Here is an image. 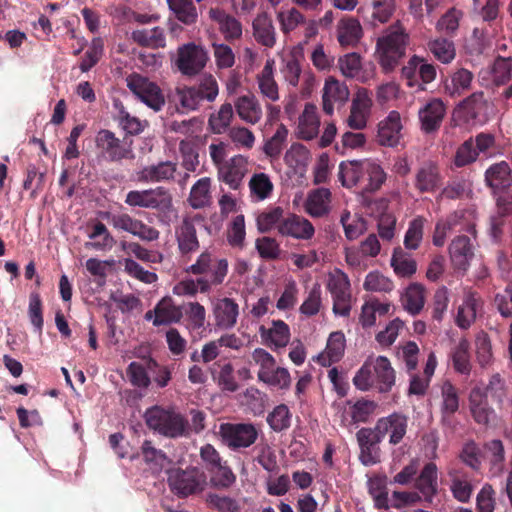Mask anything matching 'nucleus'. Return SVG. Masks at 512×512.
I'll use <instances>...</instances> for the list:
<instances>
[{"label":"nucleus","mask_w":512,"mask_h":512,"mask_svg":"<svg viewBox=\"0 0 512 512\" xmlns=\"http://www.w3.org/2000/svg\"><path fill=\"white\" fill-rule=\"evenodd\" d=\"M338 178L346 188L359 187L362 192H375L386 180L382 167L370 159L343 161Z\"/></svg>","instance_id":"f257e3e1"},{"label":"nucleus","mask_w":512,"mask_h":512,"mask_svg":"<svg viewBox=\"0 0 512 512\" xmlns=\"http://www.w3.org/2000/svg\"><path fill=\"white\" fill-rule=\"evenodd\" d=\"M410 36L400 20L388 26L377 39L376 54L385 73L392 72L406 55Z\"/></svg>","instance_id":"f03ea898"},{"label":"nucleus","mask_w":512,"mask_h":512,"mask_svg":"<svg viewBox=\"0 0 512 512\" xmlns=\"http://www.w3.org/2000/svg\"><path fill=\"white\" fill-rule=\"evenodd\" d=\"M395 379V370L387 357H369L356 372L353 384L361 391L375 388L380 393H387L394 386Z\"/></svg>","instance_id":"7ed1b4c3"},{"label":"nucleus","mask_w":512,"mask_h":512,"mask_svg":"<svg viewBox=\"0 0 512 512\" xmlns=\"http://www.w3.org/2000/svg\"><path fill=\"white\" fill-rule=\"evenodd\" d=\"M219 94V86L212 74H205L194 86H178L175 89V101L187 110H197L204 102H213Z\"/></svg>","instance_id":"20e7f679"},{"label":"nucleus","mask_w":512,"mask_h":512,"mask_svg":"<svg viewBox=\"0 0 512 512\" xmlns=\"http://www.w3.org/2000/svg\"><path fill=\"white\" fill-rule=\"evenodd\" d=\"M144 418L150 429L169 438L181 437L187 430V421L180 414L159 406L147 409Z\"/></svg>","instance_id":"39448f33"},{"label":"nucleus","mask_w":512,"mask_h":512,"mask_svg":"<svg viewBox=\"0 0 512 512\" xmlns=\"http://www.w3.org/2000/svg\"><path fill=\"white\" fill-rule=\"evenodd\" d=\"M124 202L130 207L153 209L161 213L170 212L173 207L172 195L163 186L131 190L126 194Z\"/></svg>","instance_id":"423d86ee"},{"label":"nucleus","mask_w":512,"mask_h":512,"mask_svg":"<svg viewBox=\"0 0 512 512\" xmlns=\"http://www.w3.org/2000/svg\"><path fill=\"white\" fill-rule=\"evenodd\" d=\"M199 455L203 467L213 475L212 482L216 487L229 488L235 483V474L212 444L203 445Z\"/></svg>","instance_id":"0eeeda50"},{"label":"nucleus","mask_w":512,"mask_h":512,"mask_svg":"<svg viewBox=\"0 0 512 512\" xmlns=\"http://www.w3.org/2000/svg\"><path fill=\"white\" fill-rule=\"evenodd\" d=\"M222 443L232 451L252 446L258 439V430L252 423H222L219 427Z\"/></svg>","instance_id":"6e6552de"},{"label":"nucleus","mask_w":512,"mask_h":512,"mask_svg":"<svg viewBox=\"0 0 512 512\" xmlns=\"http://www.w3.org/2000/svg\"><path fill=\"white\" fill-rule=\"evenodd\" d=\"M327 289L332 295L333 312L347 317L351 311V284L348 275L336 268L328 275Z\"/></svg>","instance_id":"1a4fd4ad"},{"label":"nucleus","mask_w":512,"mask_h":512,"mask_svg":"<svg viewBox=\"0 0 512 512\" xmlns=\"http://www.w3.org/2000/svg\"><path fill=\"white\" fill-rule=\"evenodd\" d=\"M95 146L99 156L110 162H119L123 159L134 158L131 145L116 137L115 133L108 129H101L95 137Z\"/></svg>","instance_id":"9d476101"},{"label":"nucleus","mask_w":512,"mask_h":512,"mask_svg":"<svg viewBox=\"0 0 512 512\" xmlns=\"http://www.w3.org/2000/svg\"><path fill=\"white\" fill-rule=\"evenodd\" d=\"M126 82L129 90L148 107L154 111L162 109L165 98L157 84L137 73L130 74Z\"/></svg>","instance_id":"9b49d317"},{"label":"nucleus","mask_w":512,"mask_h":512,"mask_svg":"<svg viewBox=\"0 0 512 512\" xmlns=\"http://www.w3.org/2000/svg\"><path fill=\"white\" fill-rule=\"evenodd\" d=\"M207 60V53L202 47L188 43L178 48L176 66L183 75L195 76L202 71Z\"/></svg>","instance_id":"f8f14e48"},{"label":"nucleus","mask_w":512,"mask_h":512,"mask_svg":"<svg viewBox=\"0 0 512 512\" xmlns=\"http://www.w3.org/2000/svg\"><path fill=\"white\" fill-rule=\"evenodd\" d=\"M457 230L458 232H467L475 236V224L466 218L465 211H455L447 216L446 219L439 220L435 225L432 242L437 247L445 244L448 232Z\"/></svg>","instance_id":"ddd939ff"},{"label":"nucleus","mask_w":512,"mask_h":512,"mask_svg":"<svg viewBox=\"0 0 512 512\" xmlns=\"http://www.w3.org/2000/svg\"><path fill=\"white\" fill-rule=\"evenodd\" d=\"M110 222L115 229L128 232L142 241H156L160 236V232L156 228L132 217L128 213L113 214Z\"/></svg>","instance_id":"4468645a"},{"label":"nucleus","mask_w":512,"mask_h":512,"mask_svg":"<svg viewBox=\"0 0 512 512\" xmlns=\"http://www.w3.org/2000/svg\"><path fill=\"white\" fill-rule=\"evenodd\" d=\"M357 442L360 447L359 460L365 466H372L380 462L379 443L383 436L378 434L376 426L372 428H361L356 433Z\"/></svg>","instance_id":"2eb2a0df"},{"label":"nucleus","mask_w":512,"mask_h":512,"mask_svg":"<svg viewBox=\"0 0 512 512\" xmlns=\"http://www.w3.org/2000/svg\"><path fill=\"white\" fill-rule=\"evenodd\" d=\"M446 115V105L439 98H433L428 101L418 111L421 131L425 134L436 133Z\"/></svg>","instance_id":"dca6fc26"},{"label":"nucleus","mask_w":512,"mask_h":512,"mask_svg":"<svg viewBox=\"0 0 512 512\" xmlns=\"http://www.w3.org/2000/svg\"><path fill=\"white\" fill-rule=\"evenodd\" d=\"M168 484L173 493L186 497L201 490L198 471L192 469H175L169 473Z\"/></svg>","instance_id":"f3484780"},{"label":"nucleus","mask_w":512,"mask_h":512,"mask_svg":"<svg viewBox=\"0 0 512 512\" xmlns=\"http://www.w3.org/2000/svg\"><path fill=\"white\" fill-rule=\"evenodd\" d=\"M175 237L178 251L181 257L190 259L200 248L194 220L190 217L183 218L175 228Z\"/></svg>","instance_id":"a211bd4d"},{"label":"nucleus","mask_w":512,"mask_h":512,"mask_svg":"<svg viewBox=\"0 0 512 512\" xmlns=\"http://www.w3.org/2000/svg\"><path fill=\"white\" fill-rule=\"evenodd\" d=\"M278 233L284 237L298 240H310L315 234L313 224L303 216L289 214L278 225Z\"/></svg>","instance_id":"6ab92c4d"},{"label":"nucleus","mask_w":512,"mask_h":512,"mask_svg":"<svg viewBox=\"0 0 512 512\" xmlns=\"http://www.w3.org/2000/svg\"><path fill=\"white\" fill-rule=\"evenodd\" d=\"M468 402L471 416L477 424L487 427L494 420L495 411L489 405L487 394L482 388H472Z\"/></svg>","instance_id":"aec40b11"},{"label":"nucleus","mask_w":512,"mask_h":512,"mask_svg":"<svg viewBox=\"0 0 512 512\" xmlns=\"http://www.w3.org/2000/svg\"><path fill=\"white\" fill-rule=\"evenodd\" d=\"M372 99L366 89L357 92L352 100L350 114L347 118V124L355 130H362L366 127L368 118L371 114Z\"/></svg>","instance_id":"412c9836"},{"label":"nucleus","mask_w":512,"mask_h":512,"mask_svg":"<svg viewBox=\"0 0 512 512\" xmlns=\"http://www.w3.org/2000/svg\"><path fill=\"white\" fill-rule=\"evenodd\" d=\"M376 430L383 438L390 434L389 443L399 444L407 432L408 418L401 413H392L387 417H382L376 422Z\"/></svg>","instance_id":"4be33fe9"},{"label":"nucleus","mask_w":512,"mask_h":512,"mask_svg":"<svg viewBox=\"0 0 512 512\" xmlns=\"http://www.w3.org/2000/svg\"><path fill=\"white\" fill-rule=\"evenodd\" d=\"M448 476L454 499L460 503H468L474 491L471 475L463 467H451Z\"/></svg>","instance_id":"5701e85b"},{"label":"nucleus","mask_w":512,"mask_h":512,"mask_svg":"<svg viewBox=\"0 0 512 512\" xmlns=\"http://www.w3.org/2000/svg\"><path fill=\"white\" fill-rule=\"evenodd\" d=\"M247 172V160L242 155H236L218 168V179L231 189L237 190Z\"/></svg>","instance_id":"b1692460"},{"label":"nucleus","mask_w":512,"mask_h":512,"mask_svg":"<svg viewBox=\"0 0 512 512\" xmlns=\"http://www.w3.org/2000/svg\"><path fill=\"white\" fill-rule=\"evenodd\" d=\"M402 123L398 111L392 110L378 124L377 141L381 146L394 147L401 137Z\"/></svg>","instance_id":"393cba45"},{"label":"nucleus","mask_w":512,"mask_h":512,"mask_svg":"<svg viewBox=\"0 0 512 512\" xmlns=\"http://www.w3.org/2000/svg\"><path fill=\"white\" fill-rule=\"evenodd\" d=\"M396 10L395 0H373L371 7H361L358 13L362 15L365 24L376 27L387 23Z\"/></svg>","instance_id":"a878e982"},{"label":"nucleus","mask_w":512,"mask_h":512,"mask_svg":"<svg viewBox=\"0 0 512 512\" xmlns=\"http://www.w3.org/2000/svg\"><path fill=\"white\" fill-rule=\"evenodd\" d=\"M449 254L456 270L466 271L474 256L473 244L468 235L455 237L449 245Z\"/></svg>","instance_id":"bb28decb"},{"label":"nucleus","mask_w":512,"mask_h":512,"mask_svg":"<svg viewBox=\"0 0 512 512\" xmlns=\"http://www.w3.org/2000/svg\"><path fill=\"white\" fill-rule=\"evenodd\" d=\"M442 185V176L437 164H422L415 174L414 186L420 193H433Z\"/></svg>","instance_id":"cd10ccee"},{"label":"nucleus","mask_w":512,"mask_h":512,"mask_svg":"<svg viewBox=\"0 0 512 512\" xmlns=\"http://www.w3.org/2000/svg\"><path fill=\"white\" fill-rule=\"evenodd\" d=\"M213 315L218 328L231 329L237 323L239 305L232 298H220L213 305Z\"/></svg>","instance_id":"c85d7f7f"},{"label":"nucleus","mask_w":512,"mask_h":512,"mask_svg":"<svg viewBox=\"0 0 512 512\" xmlns=\"http://www.w3.org/2000/svg\"><path fill=\"white\" fill-rule=\"evenodd\" d=\"M252 30L258 44L266 48H272L276 44V30L267 12L257 14L252 22Z\"/></svg>","instance_id":"c756f323"},{"label":"nucleus","mask_w":512,"mask_h":512,"mask_svg":"<svg viewBox=\"0 0 512 512\" xmlns=\"http://www.w3.org/2000/svg\"><path fill=\"white\" fill-rule=\"evenodd\" d=\"M176 171L177 163L169 160L160 161L142 168L138 178L142 182H169L174 179Z\"/></svg>","instance_id":"7c9ffc66"},{"label":"nucleus","mask_w":512,"mask_h":512,"mask_svg":"<svg viewBox=\"0 0 512 512\" xmlns=\"http://www.w3.org/2000/svg\"><path fill=\"white\" fill-rule=\"evenodd\" d=\"M320 119L317 108L311 103H306L302 114L298 119L296 135L299 139L310 141L319 133Z\"/></svg>","instance_id":"2f4dec72"},{"label":"nucleus","mask_w":512,"mask_h":512,"mask_svg":"<svg viewBox=\"0 0 512 512\" xmlns=\"http://www.w3.org/2000/svg\"><path fill=\"white\" fill-rule=\"evenodd\" d=\"M349 90L346 85L334 78L326 80L322 94V108L327 115L334 112V103H344L348 100Z\"/></svg>","instance_id":"473e14b6"},{"label":"nucleus","mask_w":512,"mask_h":512,"mask_svg":"<svg viewBox=\"0 0 512 512\" xmlns=\"http://www.w3.org/2000/svg\"><path fill=\"white\" fill-rule=\"evenodd\" d=\"M182 318V306L176 305L170 296L163 297L155 305V318L153 319L155 327L179 323Z\"/></svg>","instance_id":"72a5a7b5"},{"label":"nucleus","mask_w":512,"mask_h":512,"mask_svg":"<svg viewBox=\"0 0 512 512\" xmlns=\"http://www.w3.org/2000/svg\"><path fill=\"white\" fill-rule=\"evenodd\" d=\"M259 333L263 342L274 349L286 347L290 340V328L282 320H274L271 328L260 326Z\"/></svg>","instance_id":"f704fd0d"},{"label":"nucleus","mask_w":512,"mask_h":512,"mask_svg":"<svg viewBox=\"0 0 512 512\" xmlns=\"http://www.w3.org/2000/svg\"><path fill=\"white\" fill-rule=\"evenodd\" d=\"M485 182L494 193L503 191L512 184V171L506 161L491 165L485 172Z\"/></svg>","instance_id":"c9c22d12"},{"label":"nucleus","mask_w":512,"mask_h":512,"mask_svg":"<svg viewBox=\"0 0 512 512\" xmlns=\"http://www.w3.org/2000/svg\"><path fill=\"white\" fill-rule=\"evenodd\" d=\"M345 347L344 333L342 331L332 332L328 337L324 352L319 354L317 358L318 362L325 367L339 362L344 355Z\"/></svg>","instance_id":"e433bc0d"},{"label":"nucleus","mask_w":512,"mask_h":512,"mask_svg":"<svg viewBox=\"0 0 512 512\" xmlns=\"http://www.w3.org/2000/svg\"><path fill=\"white\" fill-rule=\"evenodd\" d=\"M473 73L466 68H458L444 80V92L452 98L459 97L470 90Z\"/></svg>","instance_id":"4c0bfd02"},{"label":"nucleus","mask_w":512,"mask_h":512,"mask_svg":"<svg viewBox=\"0 0 512 512\" xmlns=\"http://www.w3.org/2000/svg\"><path fill=\"white\" fill-rule=\"evenodd\" d=\"M209 17L219 24V30L227 41L239 39L242 36V24L234 16L219 8H211Z\"/></svg>","instance_id":"58836bf2"},{"label":"nucleus","mask_w":512,"mask_h":512,"mask_svg":"<svg viewBox=\"0 0 512 512\" xmlns=\"http://www.w3.org/2000/svg\"><path fill=\"white\" fill-rule=\"evenodd\" d=\"M454 370L462 375H470L472 370L470 342L466 338H461L451 348L449 353Z\"/></svg>","instance_id":"ea45409f"},{"label":"nucleus","mask_w":512,"mask_h":512,"mask_svg":"<svg viewBox=\"0 0 512 512\" xmlns=\"http://www.w3.org/2000/svg\"><path fill=\"white\" fill-rule=\"evenodd\" d=\"M438 469L434 462H428L421 470L416 479V488L425 497L426 500H431L438 490Z\"/></svg>","instance_id":"a19ab883"},{"label":"nucleus","mask_w":512,"mask_h":512,"mask_svg":"<svg viewBox=\"0 0 512 512\" xmlns=\"http://www.w3.org/2000/svg\"><path fill=\"white\" fill-rule=\"evenodd\" d=\"M238 116L249 124H256L262 117L261 106L252 94L238 97L234 103Z\"/></svg>","instance_id":"79ce46f5"},{"label":"nucleus","mask_w":512,"mask_h":512,"mask_svg":"<svg viewBox=\"0 0 512 512\" xmlns=\"http://www.w3.org/2000/svg\"><path fill=\"white\" fill-rule=\"evenodd\" d=\"M481 306L480 296L475 292H468L463 304L459 306L455 322L462 329H467L476 319L478 308Z\"/></svg>","instance_id":"37998d69"},{"label":"nucleus","mask_w":512,"mask_h":512,"mask_svg":"<svg viewBox=\"0 0 512 512\" xmlns=\"http://www.w3.org/2000/svg\"><path fill=\"white\" fill-rule=\"evenodd\" d=\"M131 39L139 46L151 49H159L166 46L165 30L159 26L151 29L134 30L131 33Z\"/></svg>","instance_id":"c03bdc74"},{"label":"nucleus","mask_w":512,"mask_h":512,"mask_svg":"<svg viewBox=\"0 0 512 512\" xmlns=\"http://www.w3.org/2000/svg\"><path fill=\"white\" fill-rule=\"evenodd\" d=\"M274 59H268L262 71L257 75V83L261 94L272 102L279 99L278 85L274 79Z\"/></svg>","instance_id":"a18cd8bd"},{"label":"nucleus","mask_w":512,"mask_h":512,"mask_svg":"<svg viewBox=\"0 0 512 512\" xmlns=\"http://www.w3.org/2000/svg\"><path fill=\"white\" fill-rule=\"evenodd\" d=\"M331 192L327 188L312 191L306 201V212L312 217H323L330 211Z\"/></svg>","instance_id":"49530a36"},{"label":"nucleus","mask_w":512,"mask_h":512,"mask_svg":"<svg viewBox=\"0 0 512 512\" xmlns=\"http://www.w3.org/2000/svg\"><path fill=\"white\" fill-rule=\"evenodd\" d=\"M337 32L342 46L356 45L363 35L360 22L353 17L343 18L338 24Z\"/></svg>","instance_id":"de8ad7c7"},{"label":"nucleus","mask_w":512,"mask_h":512,"mask_svg":"<svg viewBox=\"0 0 512 512\" xmlns=\"http://www.w3.org/2000/svg\"><path fill=\"white\" fill-rule=\"evenodd\" d=\"M170 11L175 18L186 26L198 21V11L192 0H166Z\"/></svg>","instance_id":"09e8293b"},{"label":"nucleus","mask_w":512,"mask_h":512,"mask_svg":"<svg viewBox=\"0 0 512 512\" xmlns=\"http://www.w3.org/2000/svg\"><path fill=\"white\" fill-rule=\"evenodd\" d=\"M486 108L487 101L482 91L472 93L458 105V109L463 114L466 121L478 119L484 114Z\"/></svg>","instance_id":"8fccbe9b"},{"label":"nucleus","mask_w":512,"mask_h":512,"mask_svg":"<svg viewBox=\"0 0 512 512\" xmlns=\"http://www.w3.org/2000/svg\"><path fill=\"white\" fill-rule=\"evenodd\" d=\"M404 309L411 315L421 312L425 304V290L420 284H411L402 295Z\"/></svg>","instance_id":"3c124183"},{"label":"nucleus","mask_w":512,"mask_h":512,"mask_svg":"<svg viewBox=\"0 0 512 512\" xmlns=\"http://www.w3.org/2000/svg\"><path fill=\"white\" fill-rule=\"evenodd\" d=\"M220 262L228 264L226 259L215 258L210 251L205 250L197 257L196 262L186 269V272L193 275L212 277L213 271Z\"/></svg>","instance_id":"603ef678"},{"label":"nucleus","mask_w":512,"mask_h":512,"mask_svg":"<svg viewBox=\"0 0 512 512\" xmlns=\"http://www.w3.org/2000/svg\"><path fill=\"white\" fill-rule=\"evenodd\" d=\"M211 180L208 177L199 179L191 188L188 201L194 209L204 208L209 205Z\"/></svg>","instance_id":"864d4df0"},{"label":"nucleus","mask_w":512,"mask_h":512,"mask_svg":"<svg viewBox=\"0 0 512 512\" xmlns=\"http://www.w3.org/2000/svg\"><path fill=\"white\" fill-rule=\"evenodd\" d=\"M391 266L400 277H410L417 270L416 261L400 247L394 249L391 257Z\"/></svg>","instance_id":"5fc2aeb1"},{"label":"nucleus","mask_w":512,"mask_h":512,"mask_svg":"<svg viewBox=\"0 0 512 512\" xmlns=\"http://www.w3.org/2000/svg\"><path fill=\"white\" fill-rule=\"evenodd\" d=\"M429 51L440 62L448 64L454 60L456 56V49L453 41L446 38H437L429 41Z\"/></svg>","instance_id":"6e6d98bb"},{"label":"nucleus","mask_w":512,"mask_h":512,"mask_svg":"<svg viewBox=\"0 0 512 512\" xmlns=\"http://www.w3.org/2000/svg\"><path fill=\"white\" fill-rule=\"evenodd\" d=\"M88 237L94 242L87 243L86 246H91L95 249L111 248L115 244V240L104 223L97 221L93 224L91 232Z\"/></svg>","instance_id":"4d7b16f0"},{"label":"nucleus","mask_w":512,"mask_h":512,"mask_svg":"<svg viewBox=\"0 0 512 512\" xmlns=\"http://www.w3.org/2000/svg\"><path fill=\"white\" fill-rule=\"evenodd\" d=\"M287 136L288 129L284 124H280L274 135L265 142L263 147L264 153L270 158L277 159L283 150Z\"/></svg>","instance_id":"13d9d810"},{"label":"nucleus","mask_w":512,"mask_h":512,"mask_svg":"<svg viewBox=\"0 0 512 512\" xmlns=\"http://www.w3.org/2000/svg\"><path fill=\"white\" fill-rule=\"evenodd\" d=\"M310 159V151L301 143H293L284 155V162L293 169L306 166Z\"/></svg>","instance_id":"bf43d9fd"},{"label":"nucleus","mask_w":512,"mask_h":512,"mask_svg":"<svg viewBox=\"0 0 512 512\" xmlns=\"http://www.w3.org/2000/svg\"><path fill=\"white\" fill-rule=\"evenodd\" d=\"M234 112L232 104L224 103L216 114L209 117V125L216 134L224 133L230 126Z\"/></svg>","instance_id":"052dcab7"},{"label":"nucleus","mask_w":512,"mask_h":512,"mask_svg":"<svg viewBox=\"0 0 512 512\" xmlns=\"http://www.w3.org/2000/svg\"><path fill=\"white\" fill-rule=\"evenodd\" d=\"M252 361L259 366L257 377L259 381L266 378L277 367L276 360L268 351L263 348H256L252 352Z\"/></svg>","instance_id":"680f3d73"},{"label":"nucleus","mask_w":512,"mask_h":512,"mask_svg":"<svg viewBox=\"0 0 512 512\" xmlns=\"http://www.w3.org/2000/svg\"><path fill=\"white\" fill-rule=\"evenodd\" d=\"M267 422L272 430L281 432L290 427L291 413L285 404L276 406L267 416Z\"/></svg>","instance_id":"e2e57ef3"},{"label":"nucleus","mask_w":512,"mask_h":512,"mask_svg":"<svg viewBox=\"0 0 512 512\" xmlns=\"http://www.w3.org/2000/svg\"><path fill=\"white\" fill-rule=\"evenodd\" d=\"M512 58L497 57L491 68L492 81L495 85H504L511 79Z\"/></svg>","instance_id":"0e129e2a"},{"label":"nucleus","mask_w":512,"mask_h":512,"mask_svg":"<svg viewBox=\"0 0 512 512\" xmlns=\"http://www.w3.org/2000/svg\"><path fill=\"white\" fill-rule=\"evenodd\" d=\"M426 220L422 216L414 218L405 233L404 245L407 249L415 250L419 247L424 232V224Z\"/></svg>","instance_id":"69168bd1"},{"label":"nucleus","mask_w":512,"mask_h":512,"mask_svg":"<svg viewBox=\"0 0 512 512\" xmlns=\"http://www.w3.org/2000/svg\"><path fill=\"white\" fill-rule=\"evenodd\" d=\"M442 413L444 415H453L459 409V395L457 388L450 382L446 381L442 385Z\"/></svg>","instance_id":"338daca9"},{"label":"nucleus","mask_w":512,"mask_h":512,"mask_svg":"<svg viewBox=\"0 0 512 512\" xmlns=\"http://www.w3.org/2000/svg\"><path fill=\"white\" fill-rule=\"evenodd\" d=\"M493 304L503 318L512 319V283L495 294Z\"/></svg>","instance_id":"774afa93"}]
</instances>
